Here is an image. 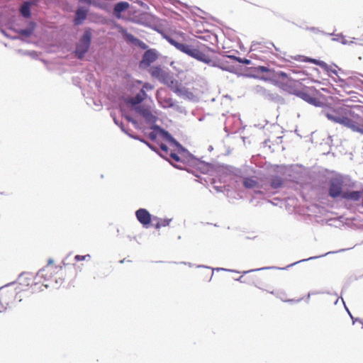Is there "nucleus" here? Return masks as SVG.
Here are the masks:
<instances>
[{
  "instance_id": "1",
  "label": "nucleus",
  "mask_w": 363,
  "mask_h": 363,
  "mask_svg": "<svg viewBox=\"0 0 363 363\" xmlns=\"http://www.w3.org/2000/svg\"><path fill=\"white\" fill-rule=\"evenodd\" d=\"M361 106L349 107L344 104L327 106L323 110V114L330 121L342 125L352 130L357 111Z\"/></svg>"
},
{
  "instance_id": "2",
  "label": "nucleus",
  "mask_w": 363,
  "mask_h": 363,
  "mask_svg": "<svg viewBox=\"0 0 363 363\" xmlns=\"http://www.w3.org/2000/svg\"><path fill=\"white\" fill-rule=\"evenodd\" d=\"M62 272V267L49 263L41 269L35 277L29 275L26 277H22L21 284L27 285L33 292L36 289H40L42 286L47 287L48 284L52 281L57 283V274Z\"/></svg>"
},
{
  "instance_id": "3",
  "label": "nucleus",
  "mask_w": 363,
  "mask_h": 363,
  "mask_svg": "<svg viewBox=\"0 0 363 363\" xmlns=\"http://www.w3.org/2000/svg\"><path fill=\"white\" fill-rule=\"evenodd\" d=\"M166 39L176 49L198 61L206 64H210L212 62L211 57L208 54L211 49L206 45L198 43V45L194 47L193 45L179 43L171 37H166Z\"/></svg>"
},
{
  "instance_id": "4",
  "label": "nucleus",
  "mask_w": 363,
  "mask_h": 363,
  "mask_svg": "<svg viewBox=\"0 0 363 363\" xmlns=\"http://www.w3.org/2000/svg\"><path fill=\"white\" fill-rule=\"evenodd\" d=\"M296 96L315 106H321L322 102L317 97L318 91L312 87H306L296 93Z\"/></svg>"
},
{
  "instance_id": "5",
  "label": "nucleus",
  "mask_w": 363,
  "mask_h": 363,
  "mask_svg": "<svg viewBox=\"0 0 363 363\" xmlns=\"http://www.w3.org/2000/svg\"><path fill=\"white\" fill-rule=\"evenodd\" d=\"M91 38L90 30H86L81 38L79 43L77 45L75 53L79 59H82L85 53L88 51Z\"/></svg>"
},
{
  "instance_id": "6",
  "label": "nucleus",
  "mask_w": 363,
  "mask_h": 363,
  "mask_svg": "<svg viewBox=\"0 0 363 363\" xmlns=\"http://www.w3.org/2000/svg\"><path fill=\"white\" fill-rule=\"evenodd\" d=\"M18 288L14 285L4 286L0 288V302L1 304L9 305L16 298Z\"/></svg>"
},
{
  "instance_id": "7",
  "label": "nucleus",
  "mask_w": 363,
  "mask_h": 363,
  "mask_svg": "<svg viewBox=\"0 0 363 363\" xmlns=\"http://www.w3.org/2000/svg\"><path fill=\"white\" fill-rule=\"evenodd\" d=\"M291 59L298 61V62H311L314 65H319L322 68L325 69L328 72L330 71L334 74L337 75V72L335 69H330L328 67V65L323 61H320L316 59L311 58L308 57H306L304 55H297L295 56H291Z\"/></svg>"
},
{
  "instance_id": "8",
  "label": "nucleus",
  "mask_w": 363,
  "mask_h": 363,
  "mask_svg": "<svg viewBox=\"0 0 363 363\" xmlns=\"http://www.w3.org/2000/svg\"><path fill=\"white\" fill-rule=\"evenodd\" d=\"M149 73L152 78L158 79L161 83L167 80L170 73L161 66H152L149 69Z\"/></svg>"
},
{
  "instance_id": "9",
  "label": "nucleus",
  "mask_w": 363,
  "mask_h": 363,
  "mask_svg": "<svg viewBox=\"0 0 363 363\" xmlns=\"http://www.w3.org/2000/svg\"><path fill=\"white\" fill-rule=\"evenodd\" d=\"M163 84L167 85L172 91L178 95L184 94L186 92L185 88L182 84L179 82V81L174 79L171 74L168 77L167 80H166Z\"/></svg>"
},
{
  "instance_id": "10",
  "label": "nucleus",
  "mask_w": 363,
  "mask_h": 363,
  "mask_svg": "<svg viewBox=\"0 0 363 363\" xmlns=\"http://www.w3.org/2000/svg\"><path fill=\"white\" fill-rule=\"evenodd\" d=\"M343 182L338 179H333L330 181L329 187V195L333 198L341 196L343 194L342 191Z\"/></svg>"
},
{
  "instance_id": "11",
  "label": "nucleus",
  "mask_w": 363,
  "mask_h": 363,
  "mask_svg": "<svg viewBox=\"0 0 363 363\" xmlns=\"http://www.w3.org/2000/svg\"><path fill=\"white\" fill-rule=\"evenodd\" d=\"M157 99L158 103L164 108H171L174 106V100L170 96L162 90H158L157 92Z\"/></svg>"
},
{
  "instance_id": "12",
  "label": "nucleus",
  "mask_w": 363,
  "mask_h": 363,
  "mask_svg": "<svg viewBox=\"0 0 363 363\" xmlns=\"http://www.w3.org/2000/svg\"><path fill=\"white\" fill-rule=\"evenodd\" d=\"M135 216L138 220L145 228H147L152 220V216L145 208H140L136 211Z\"/></svg>"
},
{
  "instance_id": "13",
  "label": "nucleus",
  "mask_w": 363,
  "mask_h": 363,
  "mask_svg": "<svg viewBox=\"0 0 363 363\" xmlns=\"http://www.w3.org/2000/svg\"><path fill=\"white\" fill-rule=\"evenodd\" d=\"M135 111L141 115L147 122L153 123L157 121V117L154 116L150 109L145 106H138L134 108Z\"/></svg>"
},
{
  "instance_id": "14",
  "label": "nucleus",
  "mask_w": 363,
  "mask_h": 363,
  "mask_svg": "<svg viewBox=\"0 0 363 363\" xmlns=\"http://www.w3.org/2000/svg\"><path fill=\"white\" fill-rule=\"evenodd\" d=\"M259 288L261 289L264 290V291H266L268 293H270V294H272L279 297V298H281L284 301H288V302L296 301V302H298V301H301L303 299L302 298H298L297 300L290 299V298H288V296H287L286 293L284 290L274 289H273L272 287H270V286H267L266 288H262V287H259Z\"/></svg>"
},
{
  "instance_id": "15",
  "label": "nucleus",
  "mask_w": 363,
  "mask_h": 363,
  "mask_svg": "<svg viewBox=\"0 0 363 363\" xmlns=\"http://www.w3.org/2000/svg\"><path fill=\"white\" fill-rule=\"evenodd\" d=\"M157 58V53L153 50H147L143 56L140 65L149 66L154 62Z\"/></svg>"
},
{
  "instance_id": "16",
  "label": "nucleus",
  "mask_w": 363,
  "mask_h": 363,
  "mask_svg": "<svg viewBox=\"0 0 363 363\" xmlns=\"http://www.w3.org/2000/svg\"><path fill=\"white\" fill-rule=\"evenodd\" d=\"M160 150H162L161 155L163 157H169V159L173 161L178 162L181 160L179 156L172 151H169L168 147L163 143L160 145Z\"/></svg>"
},
{
  "instance_id": "17",
  "label": "nucleus",
  "mask_w": 363,
  "mask_h": 363,
  "mask_svg": "<svg viewBox=\"0 0 363 363\" xmlns=\"http://www.w3.org/2000/svg\"><path fill=\"white\" fill-rule=\"evenodd\" d=\"M275 77L280 80V82L285 86H291L294 83L296 82V81L291 79L289 75L284 72H278L275 74Z\"/></svg>"
},
{
  "instance_id": "18",
  "label": "nucleus",
  "mask_w": 363,
  "mask_h": 363,
  "mask_svg": "<svg viewBox=\"0 0 363 363\" xmlns=\"http://www.w3.org/2000/svg\"><path fill=\"white\" fill-rule=\"evenodd\" d=\"M129 7L130 4L126 1L118 2L114 6L113 14L115 15L116 17L119 18L121 16V12L127 10L128 9H129Z\"/></svg>"
},
{
  "instance_id": "19",
  "label": "nucleus",
  "mask_w": 363,
  "mask_h": 363,
  "mask_svg": "<svg viewBox=\"0 0 363 363\" xmlns=\"http://www.w3.org/2000/svg\"><path fill=\"white\" fill-rule=\"evenodd\" d=\"M359 112L357 113L352 130L363 135V118L360 116Z\"/></svg>"
},
{
  "instance_id": "20",
  "label": "nucleus",
  "mask_w": 363,
  "mask_h": 363,
  "mask_svg": "<svg viewBox=\"0 0 363 363\" xmlns=\"http://www.w3.org/2000/svg\"><path fill=\"white\" fill-rule=\"evenodd\" d=\"M145 96V91L143 89H141L140 93L136 94L134 97L129 99L128 103L133 106L138 105L144 100Z\"/></svg>"
},
{
  "instance_id": "21",
  "label": "nucleus",
  "mask_w": 363,
  "mask_h": 363,
  "mask_svg": "<svg viewBox=\"0 0 363 363\" xmlns=\"http://www.w3.org/2000/svg\"><path fill=\"white\" fill-rule=\"evenodd\" d=\"M342 198L347 200L358 201L361 198V192L358 191L343 192Z\"/></svg>"
},
{
  "instance_id": "22",
  "label": "nucleus",
  "mask_w": 363,
  "mask_h": 363,
  "mask_svg": "<svg viewBox=\"0 0 363 363\" xmlns=\"http://www.w3.org/2000/svg\"><path fill=\"white\" fill-rule=\"evenodd\" d=\"M152 221L153 222H156L155 223L153 224L154 227L156 228V229H160L162 227H166L167 225H169L170 221H171V219H167V218H159L157 217H153L152 218Z\"/></svg>"
},
{
  "instance_id": "23",
  "label": "nucleus",
  "mask_w": 363,
  "mask_h": 363,
  "mask_svg": "<svg viewBox=\"0 0 363 363\" xmlns=\"http://www.w3.org/2000/svg\"><path fill=\"white\" fill-rule=\"evenodd\" d=\"M87 11L83 9H79L76 11V16L74 18V24H80L86 18Z\"/></svg>"
},
{
  "instance_id": "24",
  "label": "nucleus",
  "mask_w": 363,
  "mask_h": 363,
  "mask_svg": "<svg viewBox=\"0 0 363 363\" xmlns=\"http://www.w3.org/2000/svg\"><path fill=\"white\" fill-rule=\"evenodd\" d=\"M284 179L279 176H273L270 179V186L272 189H279L282 186Z\"/></svg>"
},
{
  "instance_id": "25",
  "label": "nucleus",
  "mask_w": 363,
  "mask_h": 363,
  "mask_svg": "<svg viewBox=\"0 0 363 363\" xmlns=\"http://www.w3.org/2000/svg\"><path fill=\"white\" fill-rule=\"evenodd\" d=\"M243 186L247 189H253L258 186V182L252 177H245L243 180Z\"/></svg>"
},
{
  "instance_id": "26",
  "label": "nucleus",
  "mask_w": 363,
  "mask_h": 363,
  "mask_svg": "<svg viewBox=\"0 0 363 363\" xmlns=\"http://www.w3.org/2000/svg\"><path fill=\"white\" fill-rule=\"evenodd\" d=\"M30 3L28 1L25 2L20 9V12L25 18H29L30 16Z\"/></svg>"
},
{
  "instance_id": "27",
  "label": "nucleus",
  "mask_w": 363,
  "mask_h": 363,
  "mask_svg": "<svg viewBox=\"0 0 363 363\" xmlns=\"http://www.w3.org/2000/svg\"><path fill=\"white\" fill-rule=\"evenodd\" d=\"M34 27H35L34 23H31L30 28H26V29H21L19 30L18 33L20 35H23L25 37H29L33 34V30H34Z\"/></svg>"
},
{
  "instance_id": "28",
  "label": "nucleus",
  "mask_w": 363,
  "mask_h": 363,
  "mask_svg": "<svg viewBox=\"0 0 363 363\" xmlns=\"http://www.w3.org/2000/svg\"><path fill=\"white\" fill-rule=\"evenodd\" d=\"M228 57L235 60L236 62H238L240 63L249 65L251 64V60L246 59V58H241L240 57L234 56V55H229Z\"/></svg>"
},
{
  "instance_id": "29",
  "label": "nucleus",
  "mask_w": 363,
  "mask_h": 363,
  "mask_svg": "<svg viewBox=\"0 0 363 363\" xmlns=\"http://www.w3.org/2000/svg\"><path fill=\"white\" fill-rule=\"evenodd\" d=\"M124 38L128 42H130L133 44H135L138 40V38H136L134 35L128 33H125Z\"/></svg>"
},
{
  "instance_id": "30",
  "label": "nucleus",
  "mask_w": 363,
  "mask_h": 363,
  "mask_svg": "<svg viewBox=\"0 0 363 363\" xmlns=\"http://www.w3.org/2000/svg\"><path fill=\"white\" fill-rule=\"evenodd\" d=\"M91 256L89 255H76L74 257V260L77 261V262H79V261H84V260H86V259H90Z\"/></svg>"
},
{
  "instance_id": "31",
  "label": "nucleus",
  "mask_w": 363,
  "mask_h": 363,
  "mask_svg": "<svg viewBox=\"0 0 363 363\" xmlns=\"http://www.w3.org/2000/svg\"><path fill=\"white\" fill-rule=\"evenodd\" d=\"M134 45L138 46L139 48L143 50H145L147 48V45L139 39L137 40Z\"/></svg>"
},
{
  "instance_id": "32",
  "label": "nucleus",
  "mask_w": 363,
  "mask_h": 363,
  "mask_svg": "<svg viewBox=\"0 0 363 363\" xmlns=\"http://www.w3.org/2000/svg\"><path fill=\"white\" fill-rule=\"evenodd\" d=\"M257 69L258 72H269L271 71L270 69H269L268 67H264V66H259L257 68Z\"/></svg>"
},
{
  "instance_id": "33",
  "label": "nucleus",
  "mask_w": 363,
  "mask_h": 363,
  "mask_svg": "<svg viewBox=\"0 0 363 363\" xmlns=\"http://www.w3.org/2000/svg\"><path fill=\"white\" fill-rule=\"evenodd\" d=\"M149 138L152 140H154L156 139L157 138V134L154 132H151L150 134H149Z\"/></svg>"
},
{
  "instance_id": "34",
  "label": "nucleus",
  "mask_w": 363,
  "mask_h": 363,
  "mask_svg": "<svg viewBox=\"0 0 363 363\" xmlns=\"http://www.w3.org/2000/svg\"><path fill=\"white\" fill-rule=\"evenodd\" d=\"M125 118L128 121L132 122L133 123H135V121L130 116H126Z\"/></svg>"
},
{
  "instance_id": "35",
  "label": "nucleus",
  "mask_w": 363,
  "mask_h": 363,
  "mask_svg": "<svg viewBox=\"0 0 363 363\" xmlns=\"http://www.w3.org/2000/svg\"><path fill=\"white\" fill-rule=\"evenodd\" d=\"M81 1L86 4H89L91 3V0H81Z\"/></svg>"
},
{
  "instance_id": "36",
  "label": "nucleus",
  "mask_w": 363,
  "mask_h": 363,
  "mask_svg": "<svg viewBox=\"0 0 363 363\" xmlns=\"http://www.w3.org/2000/svg\"><path fill=\"white\" fill-rule=\"evenodd\" d=\"M147 145H148L151 149L155 150V149H154V147H153V146H152V145H151L150 143H147Z\"/></svg>"
},
{
  "instance_id": "37",
  "label": "nucleus",
  "mask_w": 363,
  "mask_h": 363,
  "mask_svg": "<svg viewBox=\"0 0 363 363\" xmlns=\"http://www.w3.org/2000/svg\"><path fill=\"white\" fill-rule=\"evenodd\" d=\"M174 143H175V145H176L178 147H181V145H180L179 143H177V142H175V141H174Z\"/></svg>"
},
{
  "instance_id": "38",
  "label": "nucleus",
  "mask_w": 363,
  "mask_h": 363,
  "mask_svg": "<svg viewBox=\"0 0 363 363\" xmlns=\"http://www.w3.org/2000/svg\"><path fill=\"white\" fill-rule=\"evenodd\" d=\"M180 35L184 36V33H180Z\"/></svg>"
}]
</instances>
